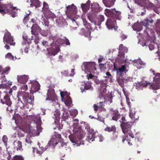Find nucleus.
Masks as SVG:
<instances>
[{
    "mask_svg": "<svg viewBox=\"0 0 160 160\" xmlns=\"http://www.w3.org/2000/svg\"><path fill=\"white\" fill-rule=\"evenodd\" d=\"M105 14L108 17L111 18L108 19L106 22V25L109 29L113 28L115 30L117 29L116 21L117 19L120 20L121 18V12L116 11L115 8L105 10Z\"/></svg>",
    "mask_w": 160,
    "mask_h": 160,
    "instance_id": "obj_1",
    "label": "nucleus"
},
{
    "mask_svg": "<svg viewBox=\"0 0 160 160\" xmlns=\"http://www.w3.org/2000/svg\"><path fill=\"white\" fill-rule=\"evenodd\" d=\"M18 102L17 106L20 109L24 110L28 104H32L34 100L33 95L24 92L18 93L17 96Z\"/></svg>",
    "mask_w": 160,
    "mask_h": 160,
    "instance_id": "obj_2",
    "label": "nucleus"
},
{
    "mask_svg": "<svg viewBox=\"0 0 160 160\" xmlns=\"http://www.w3.org/2000/svg\"><path fill=\"white\" fill-rule=\"evenodd\" d=\"M73 128L74 134L69 136L70 140L72 142L77 144L78 146L84 144V141L82 140L84 136L83 133L81 132V127L76 124H73Z\"/></svg>",
    "mask_w": 160,
    "mask_h": 160,
    "instance_id": "obj_3",
    "label": "nucleus"
},
{
    "mask_svg": "<svg viewBox=\"0 0 160 160\" xmlns=\"http://www.w3.org/2000/svg\"><path fill=\"white\" fill-rule=\"evenodd\" d=\"M160 83H155L151 84L150 82L148 81L142 80L140 82L138 81L135 83L136 86V88L138 90L142 89L143 88H147L148 86H149V88H151L152 89L157 90L160 88Z\"/></svg>",
    "mask_w": 160,
    "mask_h": 160,
    "instance_id": "obj_4",
    "label": "nucleus"
},
{
    "mask_svg": "<svg viewBox=\"0 0 160 160\" xmlns=\"http://www.w3.org/2000/svg\"><path fill=\"white\" fill-rule=\"evenodd\" d=\"M53 115L52 116V118L54 119L55 121L54 123L56 125L55 128H53V129H56L57 128L59 129V131L60 129H62L63 127V125L62 123L60 124L59 122L60 118V111L58 109L56 110L54 112H53Z\"/></svg>",
    "mask_w": 160,
    "mask_h": 160,
    "instance_id": "obj_5",
    "label": "nucleus"
},
{
    "mask_svg": "<svg viewBox=\"0 0 160 160\" xmlns=\"http://www.w3.org/2000/svg\"><path fill=\"white\" fill-rule=\"evenodd\" d=\"M121 127L122 130V131L125 134V135L122 136V142L124 143L125 141L128 137V134L126 135V133L128 131L130 130L131 128L132 125L129 122H126L125 123H121Z\"/></svg>",
    "mask_w": 160,
    "mask_h": 160,
    "instance_id": "obj_6",
    "label": "nucleus"
},
{
    "mask_svg": "<svg viewBox=\"0 0 160 160\" xmlns=\"http://www.w3.org/2000/svg\"><path fill=\"white\" fill-rule=\"evenodd\" d=\"M0 13L3 15L7 13L8 14L11 15L13 18L16 17V12L10 9H8L7 7H6V5L1 6V7L0 8Z\"/></svg>",
    "mask_w": 160,
    "mask_h": 160,
    "instance_id": "obj_7",
    "label": "nucleus"
},
{
    "mask_svg": "<svg viewBox=\"0 0 160 160\" xmlns=\"http://www.w3.org/2000/svg\"><path fill=\"white\" fill-rule=\"evenodd\" d=\"M23 129V131L27 133H33L37 130V124L35 122H32L28 125L27 126Z\"/></svg>",
    "mask_w": 160,
    "mask_h": 160,
    "instance_id": "obj_8",
    "label": "nucleus"
},
{
    "mask_svg": "<svg viewBox=\"0 0 160 160\" xmlns=\"http://www.w3.org/2000/svg\"><path fill=\"white\" fill-rule=\"evenodd\" d=\"M3 39V42L5 41L6 43H9L10 45L14 46L15 44L13 37L11 36V33L9 32L5 33Z\"/></svg>",
    "mask_w": 160,
    "mask_h": 160,
    "instance_id": "obj_9",
    "label": "nucleus"
},
{
    "mask_svg": "<svg viewBox=\"0 0 160 160\" xmlns=\"http://www.w3.org/2000/svg\"><path fill=\"white\" fill-rule=\"evenodd\" d=\"M84 70L86 71L91 72L96 70V63L94 62H90L86 63L84 65Z\"/></svg>",
    "mask_w": 160,
    "mask_h": 160,
    "instance_id": "obj_10",
    "label": "nucleus"
},
{
    "mask_svg": "<svg viewBox=\"0 0 160 160\" xmlns=\"http://www.w3.org/2000/svg\"><path fill=\"white\" fill-rule=\"evenodd\" d=\"M110 113L112 120L115 121H117L121 117V115L119 113L118 110H114L113 108L110 109Z\"/></svg>",
    "mask_w": 160,
    "mask_h": 160,
    "instance_id": "obj_11",
    "label": "nucleus"
},
{
    "mask_svg": "<svg viewBox=\"0 0 160 160\" xmlns=\"http://www.w3.org/2000/svg\"><path fill=\"white\" fill-rule=\"evenodd\" d=\"M67 12L66 14L68 17H70L72 15L74 14L76 10V7L73 4L68 5L67 7Z\"/></svg>",
    "mask_w": 160,
    "mask_h": 160,
    "instance_id": "obj_12",
    "label": "nucleus"
},
{
    "mask_svg": "<svg viewBox=\"0 0 160 160\" xmlns=\"http://www.w3.org/2000/svg\"><path fill=\"white\" fill-rule=\"evenodd\" d=\"M41 28L37 24H33L31 28V32L32 35L37 36L41 32Z\"/></svg>",
    "mask_w": 160,
    "mask_h": 160,
    "instance_id": "obj_13",
    "label": "nucleus"
},
{
    "mask_svg": "<svg viewBox=\"0 0 160 160\" xmlns=\"http://www.w3.org/2000/svg\"><path fill=\"white\" fill-rule=\"evenodd\" d=\"M32 86L30 90V93L32 95L38 91L40 89V86L38 82L34 81L31 82Z\"/></svg>",
    "mask_w": 160,
    "mask_h": 160,
    "instance_id": "obj_14",
    "label": "nucleus"
},
{
    "mask_svg": "<svg viewBox=\"0 0 160 160\" xmlns=\"http://www.w3.org/2000/svg\"><path fill=\"white\" fill-rule=\"evenodd\" d=\"M47 96L46 100H52L55 98L56 94L54 89L49 88L48 89Z\"/></svg>",
    "mask_w": 160,
    "mask_h": 160,
    "instance_id": "obj_15",
    "label": "nucleus"
},
{
    "mask_svg": "<svg viewBox=\"0 0 160 160\" xmlns=\"http://www.w3.org/2000/svg\"><path fill=\"white\" fill-rule=\"evenodd\" d=\"M61 40L60 39H58L56 42V45L55 46H53V47L51 49V55L55 56L59 52V46H60V44L57 43V42H59Z\"/></svg>",
    "mask_w": 160,
    "mask_h": 160,
    "instance_id": "obj_16",
    "label": "nucleus"
},
{
    "mask_svg": "<svg viewBox=\"0 0 160 160\" xmlns=\"http://www.w3.org/2000/svg\"><path fill=\"white\" fill-rule=\"evenodd\" d=\"M17 80L18 82L21 84H25L28 81V76L25 75H18Z\"/></svg>",
    "mask_w": 160,
    "mask_h": 160,
    "instance_id": "obj_17",
    "label": "nucleus"
},
{
    "mask_svg": "<svg viewBox=\"0 0 160 160\" xmlns=\"http://www.w3.org/2000/svg\"><path fill=\"white\" fill-rule=\"evenodd\" d=\"M2 104H6L8 106H11L12 103L11 99H10V96L7 94L5 96L3 99L1 100Z\"/></svg>",
    "mask_w": 160,
    "mask_h": 160,
    "instance_id": "obj_18",
    "label": "nucleus"
},
{
    "mask_svg": "<svg viewBox=\"0 0 160 160\" xmlns=\"http://www.w3.org/2000/svg\"><path fill=\"white\" fill-rule=\"evenodd\" d=\"M126 68L125 65H123L121 66V68H119L118 71L116 72L117 76L118 77H122L124 74V72H126Z\"/></svg>",
    "mask_w": 160,
    "mask_h": 160,
    "instance_id": "obj_19",
    "label": "nucleus"
},
{
    "mask_svg": "<svg viewBox=\"0 0 160 160\" xmlns=\"http://www.w3.org/2000/svg\"><path fill=\"white\" fill-rule=\"evenodd\" d=\"M81 124H83L85 127V129L88 132V133H93L94 131V130L92 128H91L89 124L83 121L81 122Z\"/></svg>",
    "mask_w": 160,
    "mask_h": 160,
    "instance_id": "obj_20",
    "label": "nucleus"
},
{
    "mask_svg": "<svg viewBox=\"0 0 160 160\" xmlns=\"http://www.w3.org/2000/svg\"><path fill=\"white\" fill-rule=\"evenodd\" d=\"M39 148L37 149V153L39 155L42 154L48 148V146H46L45 147L42 145L40 144L39 145Z\"/></svg>",
    "mask_w": 160,
    "mask_h": 160,
    "instance_id": "obj_21",
    "label": "nucleus"
},
{
    "mask_svg": "<svg viewBox=\"0 0 160 160\" xmlns=\"http://www.w3.org/2000/svg\"><path fill=\"white\" fill-rule=\"evenodd\" d=\"M116 0H102L103 2L106 7H111L114 4Z\"/></svg>",
    "mask_w": 160,
    "mask_h": 160,
    "instance_id": "obj_22",
    "label": "nucleus"
},
{
    "mask_svg": "<svg viewBox=\"0 0 160 160\" xmlns=\"http://www.w3.org/2000/svg\"><path fill=\"white\" fill-rule=\"evenodd\" d=\"M95 132L94 131L93 133H88L87 136V140L89 142L94 141L95 137Z\"/></svg>",
    "mask_w": 160,
    "mask_h": 160,
    "instance_id": "obj_23",
    "label": "nucleus"
},
{
    "mask_svg": "<svg viewBox=\"0 0 160 160\" xmlns=\"http://www.w3.org/2000/svg\"><path fill=\"white\" fill-rule=\"evenodd\" d=\"M31 38H32L31 39H28V37L26 35H23L22 36V38L23 40V42L22 43V46H24L25 44H26L27 43H28V42H29V41L30 42V44H31L32 43L31 41L32 39V38L33 37L32 36Z\"/></svg>",
    "mask_w": 160,
    "mask_h": 160,
    "instance_id": "obj_24",
    "label": "nucleus"
},
{
    "mask_svg": "<svg viewBox=\"0 0 160 160\" xmlns=\"http://www.w3.org/2000/svg\"><path fill=\"white\" fill-rule=\"evenodd\" d=\"M107 84L106 81H105V83L103 84L102 86H100V87L99 88V92L102 94H104L106 93L107 92Z\"/></svg>",
    "mask_w": 160,
    "mask_h": 160,
    "instance_id": "obj_25",
    "label": "nucleus"
},
{
    "mask_svg": "<svg viewBox=\"0 0 160 160\" xmlns=\"http://www.w3.org/2000/svg\"><path fill=\"white\" fill-rule=\"evenodd\" d=\"M31 3L30 6L31 7L35 6L36 8L39 7L40 6L41 2L39 0H30Z\"/></svg>",
    "mask_w": 160,
    "mask_h": 160,
    "instance_id": "obj_26",
    "label": "nucleus"
},
{
    "mask_svg": "<svg viewBox=\"0 0 160 160\" xmlns=\"http://www.w3.org/2000/svg\"><path fill=\"white\" fill-rule=\"evenodd\" d=\"M58 143V142L56 138H53L51 139V140L49 142L46 146H53L54 147Z\"/></svg>",
    "mask_w": 160,
    "mask_h": 160,
    "instance_id": "obj_27",
    "label": "nucleus"
},
{
    "mask_svg": "<svg viewBox=\"0 0 160 160\" xmlns=\"http://www.w3.org/2000/svg\"><path fill=\"white\" fill-rule=\"evenodd\" d=\"M104 20V16L102 15H100L97 18L96 24L98 26H100L102 22Z\"/></svg>",
    "mask_w": 160,
    "mask_h": 160,
    "instance_id": "obj_28",
    "label": "nucleus"
},
{
    "mask_svg": "<svg viewBox=\"0 0 160 160\" xmlns=\"http://www.w3.org/2000/svg\"><path fill=\"white\" fill-rule=\"evenodd\" d=\"M13 145L17 148V150H22V142L19 141H15L13 143Z\"/></svg>",
    "mask_w": 160,
    "mask_h": 160,
    "instance_id": "obj_29",
    "label": "nucleus"
},
{
    "mask_svg": "<svg viewBox=\"0 0 160 160\" xmlns=\"http://www.w3.org/2000/svg\"><path fill=\"white\" fill-rule=\"evenodd\" d=\"M90 1L88 0L87 2L84 4H82L81 7L83 10H88L90 8Z\"/></svg>",
    "mask_w": 160,
    "mask_h": 160,
    "instance_id": "obj_30",
    "label": "nucleus"
},
{
    "mask_svg": "<svg viewBox=\"0 0 160 160\" xmlns=\"http://www.w3.org/2000/svg\"><path fill=\"white\" fill-rule=\"evenodd\" d=\"M46 17L48 18L53 19L55 17V15L52 13L50 10L46 11L44 13Z\"/></svg>",
    "mask_w": 160,
    "mask_h": 160,
    "instance_id": "obj_31",
    "label": "nucleus"
},
{
    "mask_svg": "<svg viewBox=\"0 0 160 160\" xmlns=\"http://www.w3.org/2000/svg\"><path fill=\"white\" fill-rule=\"evenodd\" d=\"M69 116V113L68 112H66L65 111L63 110L62 115V116L61 122L63 125L64 123H62V121H65L67 119Z\"/></svg>",
    "mask_w": 160,
    "mask_h": 160,
    "instance_id": "obj_32",
    "label": "nucleus"
},
{
    "mask_svg": "<svg viewBox=\"0 0 160 160\" xmlns=\"http://www.w3.org/2000/svg\"><path fill=\"white\" fill-rule=\"evenodd\" d=\"M17 131L16 133H17L18 136L20 137H23L24 134L23 133L24 132L23 129L20 128V127H17L16 128Z\"/></svg>",
    "mask_w": 160,
    "mask_h": 160,
    "instance_id": "obj_33",
    "label": "nucleus"
},
{
    "mask_svg": "<svg viewBox=\"0 0 160 160\" xmlns=\"http://www.w3.org/2000/svg\"><path fill=\"white\" fill-rule=\"evenodd\" d=\"M92 83L90 82H85L84 83V89L85 90H92L93 88L91 86Z\"/></svg>",
    "mask_w": 160,
    "mask_h": 160,
    "instance_id": "obj_34",
    "label": "nucleus"
},
{
    "mask_svg": "<svg viewBox=\"0 0 160 160\" xmlns=\"http://www.w3.org/2000/svg\"><path fill=\"white\" fill-rule=\"evenodd\" d=\"M91 8L95 12H98L100 10V8L98 4L95 3L92 4L91 6Z\"/></svg>",
    "mask_w": 160,
    "mask_h": 160,
    "instance_id": "obj_35",
    "label": "nucleus"
},
{
    "mask_svg": "<svg viewBox=\"0 0 160 160\" xmlns=\"http://www.w3.org/2000/svg\"><path fill=\"white\" fill-rule=\"evenodd\" d=\"M116 128L114 125H112L111 127H107L104 129V130L108 132H116Z\"/></svg>",
    "mask_w": 160,
    "mask_h": 160,
    "instance_id": "obj_36",
    "label": "nucleus"
},
{
    "mask_svg": "<svg viewBox=\"0 0 160 160\" xmlns=\"http://www.w3.org/2000/svg\"><path fill=\"white\" fill-rule=\"evenodd\" d=\"M153 79V81L155 83H160V73H156Z\"/></svg>",
    "mask_w": 160,
    "mask_h": 160,
    "instance_id": "obj_37",
    "label": "nucleus"
},
{
    "mask_svg": "<svg viewBox=\"0 0 160 160\" xmlns=\"http://www.w3.org/2000/svg\"><path fill=\"white\" fill-rule=\"evenodd\" d=\"M58 128V131H54L55 134L54 135V136L56 138L58 139H60L61 138V135L60 133L61 132V129H60V131H59V129L57 128L56 129Z\"/></svg>",
    "mask_w": 160,
    "mask_h": 160,
    "instance_id": "obj_38",
    "label": "nucleus"
},
{
    "mask_svg": "<svg viewBox=\"0 0 160 160\" xmlns=\"http://www.w3.org/2000/svg\"><path fill=\"white\" fill-rule=\"evenodd\" d=\"M50 10L49 9V6L48 4L46 2H43V7L42 8V11L43 13H45V12Z\"/></svg>",
    "mask_w": 160,
    "mask_h": 160,
    "instance_id": "obj_39",
    "label": "nucleus"
},
{
    "mask_svg": "<svg viewBox=\"0 0 160 160\" xmlns=\"http://www.w3.org/2000/svg\"><path fill=\"white\" fill-rule=\"evenodd\" d=\"M2 141L6 148H8V138L6 135H4L2 137Z\"/></svg>",
    "mask_w": 160,
    "mask_h": 160,
    "instance_id": "obj_40",
    "label": "nucleus"
},
{
    "mask_svg": "<svg viewBox=\"0 0 160 160\" xmlns=\"http://www.w3.org/2000/svg\"><path fill=\"white\" fill-rule=\"evenodd\" d=\"M125 80V79H121L120 77L117 79V81L118 83L122 87L124 86V82Z\"/></svg>",
    "mask_w": 160,
    "mask_h": 160,
    "instance_id": "obj_41",
    "label": "nucleus"
},
{
    "mask_svg": "<svg viewBox=\"0 0 160 160\" xmlns=\"http://www.w3.org/2000/svg\"><path fill=\"white\" fill-rule=\"evenodd\" d=\"M10 70V68L9 67H6L3 69L2 74L3 75L4 74H8Z\"/></svg>",
    "mask_w": 160,
    "mask_h": 160,
    "instance_id": "obj_42",
    "label": "nucleus"
},
{
    "mask_svg": "<svg viewBox=\"0 0 160 160\" xmlns=\"http://www.w3.org/2000/svg\"><path fill=\"white\" fill-rule=\"evenodd\" d=\"M30 44V42L29 41V42H28V43H27L24 46H23L24 48H25L24 49V52L26 53H28V48H29V45Z\"/></svg>",
    "mask_w": 160,
    "mask_h": 160,
    "instance_id": "obj_43",
    "label": "nucleus"
},
{
    "mask_svg": "<svg viewBox=\"0 0 160 160\" xmlns=\"http://www.w3.org/2000/svg\"><path fill=\"white\" fill-rule=\"evenodd\" d=\"M149 21H150V19L146 18L142 22V25L145 26H148L149 25V23L150 22Z\"/></svg>",
    "mask_w": 160,
    "mask_h": 160,
    "instance_id": "obj_44",
    "label": "nucleus"
},
{
    "mask_svg": "<svg viewBox=\"0 0 160 160\" xmlns=\"http://www.w3.org/2000/svg\"><path fill=\"white\" fill-rule=\"evenodd\" d=\"M94 82L97 84H100V86H102V85H103V84L105 83V80H100L98 79L96 80Z\"/></svg>",
    "mask_w": 160,
    "mask_h": 160,
    "instance_id": "obj_45",
    "label": "nucleus"
},
{
    "mask_svg": "<svg viewBox=\"0 0 160 160\" xmlns=\"http://www.w3.org/2000/svg\"><path fill=\"white\" fill-rule=\"evenodd\" d=\"M135 113H133L130 110L129 112V117L132 120L135 121L137 120V118H135Z\"/></svg>",
    "mask_w": 160,
    "mask_h": 160,
    "instance_id": "obj_46",
    "label": "nucleus"
},
{
    "mask_svg": "<svg viewBox=\"0 0 160 160\" xmlns=\"http://www.w3.org/2000/svg\"><path fill=\"white\" fill-rule=\"evenodd\" d=\"M35 121H34V122L37 123H37H38V124H39L41 123V119L40 116L39 115H38L35 117Z\"/></svg>",
    "mask_w": 160,
    "mask_h": 160,
    "instance_id": "obj_47",
    "label": "nucleus"
},
{
    "mask_svg": "<svg viewBox=\"0 0 160 160\" xmlns=\"http://www.w3.org/2000/svg\"><path fill=\"white\" fill-rule=\"evenodd\" d=\"M20 88L22 90H23V92H25L28 89V86L25 84H23V85H21L20 86Z\"/></svg>",
    "mask_w": 160,
    "mask_h": 160,
    "instance_id": "obj_48",
    "label": "nucleus"
},
{
    "mask_svg": "<svg viewBox=\"0 0 160 160\" xmlns=\"http://www.w3.org/2000/svg\"><path fill=\"white\" fill-rule=\"evenodd\" d=\"M63 41L64 43L66 45H70V43L69 41L67 38L64 37L63 39Z\"/></svg>",
    "mask_w": 160,
    "mask_h": 160,
    "instance_id": "obj_49",
    "label": "nucleus"
},
{
    "mask_svg": "<svg viewBox=\"0 0 160 160\" xmlns=\"http://www.w3.org/2000/svg\"><path fill=\"white\" fill-rule=\"evenodd\" d=\"M106 65V63H105V64H102V63H99V67L100 69L102 71L106 69L107 68L105 66V65Z\"/></svg>",
    "mask_w": 160,
    "mask_h": 160,
    "instance_id": "obj_50",
    "label": "nucleus"
},
{
    "mask_svg": "<svg viewBox=\"0 0 160 160\" xmlns=\"http://www.w3.org/2000/svg\"><path fill=\"white\" fill-rule=\"evenodd\" d=\"M65 104L68 105H70L72 103V101L70 97H68L67 99L65 101Z\"/></svg>",
    "mask_w": 160,
    "mask_h": 160,
    "instance_id": "obj_51",
    "label": "nucleus"
},
{
    "mask_svg": "<svg viewBox=\"0 0 160 160\" xmlns=\"http://www.w3.org/2000/svg\"><path fill=\"white\" fill-rule=\"evenodd\" d=\"M78 114V111L76 109L71 111L70 112V114L71 116L76 117Z\"/></svg>",
    "mask_w": 160,
    "mask_h": 160,
    "instance_id": "obj_52",
    "label": "nucleus"
},
{
    "mask_svg": "<svg viewBox=\"0 0 160 160\" xmlns=\"http://www.w3.org/2000/svg\"><path fill=\"white\" fill-rule=\"evenodd\" d=\"M12 160H24V159L22 156L16 155L14 156Z\"/></svg>",
    "mask_w": 160,
    "mask_h": 160,
    "instance_id": "obj_53",
    "label": "nucleus"
},
{
    "mask_svg": "<svg viewBox=\"0 0 160 160\" xmlns=\"http://www.w3.org/2000/svg\"><path fill=\"white\" fill-rule=\"evenodd\" d=\"M136 29L138 31H141V30L142 29V25L139 24H137L136 26Z\"/></svg>",
    "mask_w": 160,
    "mask_h": 160,
    "instance_id": "obj_54",
    "label": "nucleus"
},
{
    "mask_svg": "<svg viewBox=\"0 0 160 160\" xmlns=\"http://www.w3.org/2000/svg\"><path fill=\"white\" fill-rule=\"evenodd\" d=\"M156 27H157L158 30L159 31L160 30V19L157 20Z\"/></svg>",
    "mask_w": 160,
    "mask_h": 160,
    "instance_id": "obj_55",
    "label": "nucleus"
},
{
    "mask_svg": "<svg viewBox=\"0 0 160 160\" xmlns=\"http://www.w3.org/2000/svg\"><path fill=\"white\" fill-rule=\"evenodd\" d=\"M118 137V133L116 132H113L112 133V135L111 137L112 140H116Z\"/></svg>",
    "mask_w": 160,
    "mask_h": 160,
    "instance_id": "obj_56",
    "label": "nucleus"
},
{
    "mask_svg": "<svg viewBox=\"0 0 160 160\" xmlns=\"http://www.w3.org/2000/svg\"><path fill=\"white\" fill-rule=\"evenodd\" d=\"M21 117L19 115H16L15 116L13 115L12 119L15 120V122L16 123L18 122V120Z\"/></svg>",
    "mask_w": 160,
    "mask_h": 160,
    "instance_id": "obj_57",
    "label": "nucleus"
},
{
    "mask_svg": "<svg viewBox=\"0 0 160 160\" xmlns=\"http://www.w3.org/2000/svg\"><path fill=\"white\" fill-rule=\"evenodd\" d=\"M29 19V15L27 14L23 20V22L25 24H26Z\"/></svg>",
    "mask_w": 160,
    "mask_h": 160,
    "instance_id": "obj_58",
    "label": "nucleus"
},
{
    "mask_svg": "<svg viewBox=\"0 0 160 160\" xmlns=\"http://www.w3.org/2000/svg\"><path fill=\"white\" fill-rule=\"evenodd\" d=\"M121 120H119V121L121 123H125L127 122L126 120L125 119V117L123 115H121Z\"/></svg>",
    "mask_w": 160,
    "mask_h": 160,
    "instance_id": "obj_59",
    "label": "nucleus"
},
{
    "mask_svg": "<svg viewBox=\"0 0 160 160\" xmlns=\"http://www.w3.org/2000/svg\"><path fill=\"white\" fill-rule=\"evenodd\" d=\"M6 58L13 59L14 58V57L11 53H8L6 55Z\"/></svg>",
    "mask_w": 160,
    "mask_h": 160,
    "instance_id": "obj_60",
    "label": "nucleus"
},
{
    "mask_svg": "<svg viewBox=\"0 0 160 160\" xmlns=\"http://www.w3.org/2000/svg\"><path fill=\"white\" fill-rule=\"evenodd\" d=\"M25 142L27 143H31L32 142L31 140L29 137H27L25 139Z\"/></svg>",
    "mask_w": 160,
    "mask_h": 160,
    "instance_id": "obj_61",
    "label": "nucleus"
},
{
    "mask_svg": "<svg viewBox=\"0 0 160 160\" xmlns=\"http://www.w3.org/2000/svg\"><path fill=\"white\" fill-rule=\"evenodd\" d=\"M120 38H121V41H122L126 39L127 38V37L123 34L121 33L120 35Z\"/></svg>",
    "mask_w": 160,
    "mask_h": 160,
    "instance_id": "obj_62",
    "label": "nucleus"
},
{
    "mask_svg": "<svg viewBox=\"0 0 160 160\" xmlns=\"http://www.w3.org/2000/svg\"><path fill=\"white\" fill-rule=\"evenodd\" d=\"M127 132L128 133V135L132 138H134V135L132 132V131L131 130L128 131V132Z\"/></svg>",
    "mask_w": 160,
    "mask_h": 160,
    "instance_id": "obj_63",
    "label": "nucleus"
},
{
    "mask_svg": "<svg viewBox=\"0 0 160 160\" xmlns=\"http://www.w3.org/2000/svg\"><path fill=\"white\" fill-rule=\"evenodd\" d=\"M87 77L88 80L89 79H92L93 77V76L91 73H90L89 74H88L87 75Z\"/></svg>",
    "mask_w": 160,
    "mask_h": 160,
    "instance_id": "obj_64",
    "label": "nucleus"
}]
</instances>
